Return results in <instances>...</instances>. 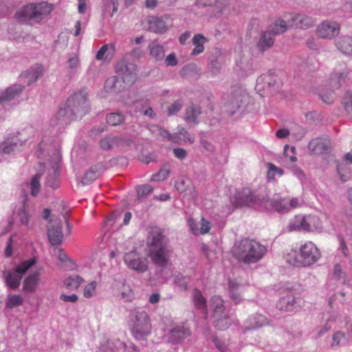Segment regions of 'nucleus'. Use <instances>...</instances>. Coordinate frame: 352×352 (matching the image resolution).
I'll return each instance as SVG.
<instances>
[{
	"instance_id": "1",
	"label": "nucleus",
	"mask_w": 352,
	"mask_h": 352,
	"mask_svg": "<svg viewBox=\"0 0 352 352\" xmlns=\"http://www.w3.org/2000/svg\"><path fill=\"white\" fill-rule=\"evenodd\" d=\"M147 247L148 256L153 263L162 268L166 267L170 262L171 250L167 237L160 228H153L151 230Z\"/></svg>"
},
{
	"instance_id": "2",
	"label": "nucleus",
	"mask_w": 352,
	"mask_h": 352,
	"mask_svg": "<svg viewBox=\"0 0 352 352\" xmlns=\"http://www.w3.org/2000/svg\"><path fill=\"white\" fill-rule=\"evenodd\" d=\"M267 252V250L265 245L249 238L236 241L232 250L234 257L245 264L257 263Z\"/></svg>"
},
{
	"instance_id": "3",
	"label": "nucleus",
	"mask_w": 352,
	"mask_h": 352,
	"mask_svg": "<svg viewBox=\"0 0 352 352\" xmlns=\"http://www.w3.org/2000/svg\"><path fill=\"white\" fill-rule=\"evenodd\" d=\"M320 257V253L316 245L311 241L302 244L299 252L292 250L286 256V261L294 267H307L315 263Z\"/></svg>"
},
{
	"instance_id": "4",
	"label": "nucleus",
	"mask_w": 352,
	"mask_h": 352,
	"mask_svg": "<svg viewBox=\"0 0 352 352\" xmlns=\"http://www.w3.org/2000/svg\"><path fill=\"white\" fill-rule=\"evenodd\" d=\"M131 333L137 340H144L151 333L152 327L148 314L143 310H133L130 314Z\"/></svg>"
},
{
	"instance_id": "5",
	"label": "nucleus",
	"mask_w": 352,
	"mask_h": 352,
	"mask_svg": "<svg viewBox=\"0 0 352 352\" xmlns=\"http://www.w3.org/2000/svg\"><path fill=\"white\" fill-rule=\"evenodd\" d=\"M211 306L213 310L212 317L215 327L219 330L226 329L230 322L224 306L223 300L220 296H214L211 298Z\"/></svg>"
},
{
	"instance_id": "6",
	"label": "nucleus",
	"mask_w": 352,
	"mask_h": 352,
	"mask_svg": "<svg viewBox=\"0 0 352 352\" xmlns=\"http://www.w3.org/2000/svg\"><path fill=\"white\" fill-rule=\"evenodd\" d=\"M66 104L68 106L69 110L72 111L77 118H81L89 109L87 96L82 91L71 96Z\"/></svg>"
},
{
	"instance_id": "7",
	"label": "nucleus",
	"mask_w": 352,
	"mask_h": 352,
	"mask_svg": "<svg viewBox=\"0 0 352 352\" xmlns=\"http://www.w3.org/2000/svg\"><path fill=\"white\" fill-rule=\"evenodd\" d=\"M34 264L35 259L31 258L21 263L14 272H4L6 285L12 289H17L20 285L23 275Z\"/></svg>"
},
{
	"instance_id": "8",
	"label": "nucleus",
	"mask_w": 352,
	"mask_h": 352,
	"mask_svg": "<svg viewBox=\"0 0 352 352\" xmlns=\"http://www.w3.org/2000/svg\"><path fill=\"white\" fill-rule=\"evenodd\" d=\"M124 262L129 269L138 274H143L148 270V259L135 250L125 253Z\"/></svg>"
},
{
	"instance_id": "9",
	"label": "nucleus",
	"mask_w": 352,
	"mask_h": 352,
	"mask_svg": "<svg viewBox=\"0 0 352 352\" xmlns=\"http://www.w3.org/2000/svg\"><path fill=\"white\" fill-rule=\"evenodd\" d=\"M300 290L298 286L288 289L287 294L279 301L280 309L291 311L296 307L300 306L301 302V293Z\"/></svg>"
},
{
	"instance_id": "10",
	"label": "nucleus",
	"mask_w": 352,
	"mask_h": 352,
	"mask_svg": "<svg viewBox=\"0 0 352 352\" xmlns=\"http://www.w3.org/2000/svg\"><path fill=\"white\" fill-rule=\"evenodd\" d=\"M136 66L132 63L121 60L116 64V72L121 76L122 82L127 86L131 85L136 78Z\"/></svg>"
},
{
	"instance_id": "11",
	"label": "nucleus",
	"mask_w": 352,
	"mask_h": 352,
	"mask_svg": "<svg viewBox=\"0 0 352 352\" xmlns=\"http://www.w3.org/2000/svg\"><path fill=\"white\" fill-rule=\"evenodd\" d=\"M340 31V25L333 21H324L316 28V34L324 39H333L336 37Z\"/></svg>"
},
{
	"instance_id": "12",
	"label": "nucleus",
	"mask_w": 352,
	"mask_h": 352,
	"mask_svg": "<svg viewBox=\"0 0 352 352\" xmlns=\"http://www.w3.org/2000/svg\"><path fill=\"white\" fill-rule=\"evenodd\" d=\"M191 335V331L188 326L184 324L173 325L166 334L167 341L173 344H177L184 341Z\"/></svg>"
},
{
	"instance_id": "13",
	"label": "nucleus",
	"mask_w": 352,
	"mask_h": 352,
	"mask_svg": "<svg viewBox=\"0 0 352 352\" xmlns=\"http://www.w3.org/2000/svg\"><path fill=\"white\" fill-rule=\"evenodd\" d=\"M280 84L278 74L275 72H270L267 74L260 76L256 80V89L261 91V89H267L270 91H276Z\"/></svg>"
},
{
	"instance_id": "14",
	"label": "nucleus",
	"mask_w": 352,
	"mask_h": 352,
	"mask_svg": "<svg viewBox=\"0 0 352 352\" xmlns=\"http://www.w3.org/2000/svg\"><path fill=\"white\" fill-rule=\"evenodd\" d=\"M47 237L52 245H60L63 239L62 223L59 219L50 221L47 226Z\"/></svg>"
},
{
	"instance_id": "15",
	"label": "nucleus",
	"mask_w": 352,
	"mask_h": 352,
	"mask_svg": "<svg viewBox=\"0 0 352 352\" xmlns=\"http://www.w3.org/2000/svg\"><path fill=\"white\" fill-rule=\"evenodd\" d=\"M331 146V143L327 136L322 135L312 139L308 144L309 151L314 155H320L328 153Z\"/></svg>"
},
{
	"instance_id": "16",
	"label": "nucleus",
	"mask_w": 352,
	"mask_h": 352,
	"mask_svg": "<svg viewBox=\"0 0 352 352\" xmlns=\"http://www.w3.org/2000/svg\"><path fill=\"white\" fill-rule=\"evenodd\" d=\"M237 201L241 206H250L254 204H263L265 202V197H258L254 195L251 189L248 188H243L238 193Z\"/></svg>"
},
{
	"instance_id": "17",
	"label": "nucleus",
	"mask_w": 352,
	"mask_h": 352,
	"mask_svg": "<svg viewBox=\"0 0 352 352\" xmlns=\"http://www.w3.org/2000/svg\"><path fill=\"white\" fill-rule=\"evenodd\" d=\"M247 100L248 95L246 92L241 88H236L232 91L227 105L230 112L234 113L243 105Z\"/></svg>"
},
{
	"instance_id": "18",
	"label": "nucleus",
	"mask_w": 352,
	"mask_h": 352,
	"mask_svg": "<svg viewBox=\"0 0 352 352\" xmlns=\"http://www.w3.org/2000/svg\"><path fill=\"white\" fill-rule=\"evenodd\" d=\"M315 23V20L306 14H295L289 16V25L290 27L298 28H309Z\"/></svg>"
},
{
	"instance_id": "19",
	"label": "nucleus",
	"mask_w": 352,
	"mask_h": 352,
	"mask_svg": "<svg viewBox=\"0 0 352 352\" xmlns=\"http://www.w3.org/2000/svg\"><path fill=\"white\" fill-rule=\"evenodd\" d=\"M130 144V140L114 135L105 137L100 141V148L105 151L112 149L116 146H129Z\"/></svg>"
},
{
	"instance_id": "20",
	"label": "nucleus",
	"mask_w": 352,
	"mask_h": 352,
	"mask_svg": "<svg viewBox=\"0 0 352 352\" xmlns=\"http://www.w3.org/2000/svg\"><path fill=\"white\" fill-rule=\"evenodd\" d=\"M24 141L18 139L17 136L8 138L0 145V151L5 154H10L18 151L23 145Z\"/></svg>"
},
{
	"instance_id": "21",
	"label": "nucleus",
	"mask_w": 352,
	"mask_h": 352,
	"mask_svg": "<svg viewBox=\"0 0 352 352\" xmlns=\"http://www.w3.org/2000/svg\"><path fill=\"white\" fill-rule=\"evenodd\" d=\"M148 30L157 34H163L166 32L168 27L162 17L155 16H148Z\"/></svg>"
},
{
	"instance_id": "22",
	"label": "nucleus",
	"mask_w": 352,
	"mask_h": 352,
	"mask_svg": "<svg viewBox=\"0 0 352 352\" xmlns=\"http://www.w3.org/2000/svg\"><path fill=\"white\" fill-rule=\"evenodd\" d=\"M44 72V67L41 65H35L31 67L28 71L25 72L22 76L27 79L28 85L35 82L41 78Z\"/></svg>"
},
{
	"instance_id": "23",
	"label": "nucleus",
	"mask_w": 352,
	"mask_h": 352,
	"mask_svg": "<svg viewBox=\"0 0 352 352\" xmlns=\"http://www.w3.org/2000/svg\"><path fill=\"white\" fill-rule=\"evenodd\" d=\"M23 90V86L21 85H13L7 88L0 95V102H6L12 100L18 96Z\"/></svg>"
},
{
	"instance_id": "24",
	"label": "nucleus",
	"mask_w": 352,
	"mask_h": 352,
	"mask_svg": "<svg viewBox=\"0 0 352 352\" xmlns=\"http://www.w3.org/2000/svg\"><path fill=\"white\" fill-rule=\"evenodd\" d=\"M126 86L122 80H119L116 76H111L106 80L104 89L106 92L119 93L124 89Z\"/></svg>"
},
{
	"instance_id": "25",
	"label": "nucleus",
	"mask_w": 352,
	"mask_h": 352,
	"mask_svg": "<svg viewBox=\"0 0 352 352\" xmlns=\"http://www.w3.org/2000/svg\"><path fill=\"white\" fill-rule=\"evenodd\" d=\"M148 49L150 55L156 61L162 60L164 58L166 50L164 46L160 45L157 41L154 40L149 43Z\"/></svg>"
},
{
	"instance_id": "26",
	"label": "nucleus",
	"mask_w": 352,
	"mask_h": 352,
	"mask_svg": "<svg viewBox=\"0 0 352 352\" xmlns=\"http://www.w3.org/2000/svg\"><path fill=\"white\" fill-rule=\"evenodd\" d=\"M56 119L59 124L64 126L78 118L72 111L69 110L68 106L65 104V107L60 108L57 112Z\"/></svg>"
},
{
	"instance_id": "27",
	"label": "nucleus",
	"mask_w": 352,
	"mask_h": 352,
	"mask_svg": "<svg viewBox=\"0 0 352 352\" xmlns=\"http://www.w3.org/2000/svg\"><path fill=\"white\" fill-rule=\"evenodd\" d=\"M39 275L38 272H35L26 277L23 280V292L26 293L34 292L39 280Z\"/></svg>"
},
{
	"instance_id": "28",
	"label": "nucleus",
	"mask_w": 352,
	"mask_h": 352,
	"mask_svg": "<svg viewBox=\"0 0 352 352\" xmlns=\"http://www.w3.org/2000/svg\"><path fill=\"white\" fill-rule=\"evenodd\" d=\"M115 54V45L113 44H106L101 47L96 55L98 60L110 61Z\"/></svg>"
},
{
	"instance_id": "29",
	"label": "nucleus",
	"mask_w": 352,
	"mask_h": 352,
	"mask_svg": "<svg viewBox=\"0 0 352 352\" xmlns=\"http://www.w3.org/2000/svg\"><path fill=\"white\" fill-rule=\"evenodd\" d=\"M102 172V166L96 165L91 166L87 171L82 179V183L85 185L89 184L99 177Z\"/></svg>"
},
{
	"instance_id": "30",
	"label": "nucleus",
	"mask_w": 352,
	"mask_h": 352,
	"mask_svg": "<svg viewBox=\"0 0 352 352\" xmlns=\"http://www.w3.org/2000/svg\"><path fill=\"white\" fill-rule=\"evenodd\" d=\"M322 230V222L318 217L314 215L305 216V231L320 232Z\"/></svg>"
},
{
	"instance_id": "31",
	"label": "nucleus",
	"mask_w": 352,
	"mask_h": 352,
	"mask_svg": "<svg viewBox=\"0 0 352 352\" xmlns=\"http://www.w3.org/2000/svg\"><path fill=\"white\" fill-rule=\"evenodd\" d=\"M268 205L278 212H287V208L285 207L284 204H283V198L281 197L272 198L271 199L265 197L263 206L267 208Z\"/></svg>"
},
{
	"instance_id": "32",
	"label": "nucleus",
	"mask_w": 352,
	"mask_h": 352,
	"mask_svg": "<svg viewBox=\"0 0 352 352\" xmlns=\"http://www.w3.org/2000/svg\"><path fill=\"white\" fill-rule=\"evenodd\" d=\"M201 113V107L199 105L192 104L186 109V120L197 124V117Z\"/></svg>"
},
{
	"instance_id": "33",
	"label": "nucleus",
	"mask_w": 352,
	"mask_h": 352,
	"mask_svg": "<svg viewBox=\"0 0 352 352\" xmlns=\"http://www.w3.org/2000/svg\"><path fill=\"white\" fill-rule=\"evenodd\" d=\"M272 33L271 32H267L262 34L257 43V47L259 50L263 52L273 45L274 39L272 37Z\"/></svg>"
},
{
	"instance_id": "34",
	"label": "nucleus",
	"mask_w": 352,
	"mask_h": 352,
	"mask_svg": "<svg viewBox=\"0 0 352 352\" xmlns=\"http://www.w3.org/2000/svg\"><path fill=\"white\" fill-rule=\"evenodd\" d=\"M118 0H102V14L105 16L109 14L111 17L118 12Z\"/></svg>"
},
{
	"instance_id": "35",
	"label": "nucleus",
	"mask_w": 352,
	"mask_h": 352,
	"mask_svg": "<svg viewBox=\"0 0 352 352\" xmlns=\"http://www.w3.org/2000/svg\"><path fill=\"white\" fill-rule=\"evenodd\" d=\"M36 20H41L45 16L48 15L53 10V6L46 2L34 4Z\"/></svg>"
},
{
	"instance_id": "36",
	"label": "nucleus",
	"mask_w": 352,
	"mask_h": 352,
	"mask_svg": "<svg viewBox=\"0 0 352 352\" xmlns=\"http://www.w3.org/2000/svg\"><path fill=\"white\" fill-rule=\"evenodd\" d=\"M240 285L235 281H229V292L231 299L235 304H239L243 300L240 293Z\"/></svg>"
},
{
	"instance_id": "37",
	"label": "nucleus",
	"mask_w": 352,
	"mask_h": 352,
	"mask_svg": "<svg viewBox=\"0 0 352 352\" xmlns=\"http://www.w3.org/2000/svg\"><path fill=\"white\" fill-rule=\"evenodd\" d=\"M338 48L344 54L352 55V37L344 36L337 42Z\"/></svg>"
},
{
	"instance_id": "38",
	"label": "nucleus",
	"mask_w": 352,
	"mask_h": 352,
	"mask_svg": "<svg viewBox=\"0 0 352 352\" xmlns=\"http://www.w3.org/2000/svg\"><path fill=\"white\" fill-rule=\"evenodd\" d=\"M84 282V279L78 275H73L64 280V286L70 290L77 289Z\"/></svg>"
},
{
	"instance_id": "39",
	"label": "nucleus",
	"mask_w": 352,
	"mask_h": 352,
	"mask_svg": "<svg viewBox=\"0 0 352 352\" xmlns=\"http://www.w3.org/2000/svg\"><path fill=\"white\" fill-rule=\"evenodd\" d=\"M192 299L195 308L198 309H205L206 308V300L199 289H193Z\"/></svg>"
},
{
	"instance_id": "40",
	"label": "nucleus",
	"mask_w": 352,
	"mask_h": 352,
	"mask_svg": "<svg viewBox=\"0 0 352 352\" xmlns=\"http://www.w3.org/2000/svg\"><path fill=\"white\" fill-rule=\"evenodd\" d=\"M289 27H290L289 25V18L287 21L283 19H278L271 26L270 32L273 34H280L284 33Z\"/></svg>"
},
{
	"instance_id": "41",
	"label": "nucleus",
	"mask_w": 352,
	"mask_h": 352,
	"mask_svg": "<svg viewBox=\"0 0 352 352\" xmlns=\"http://www.w3.org/2000/svg\"><path fill=\"white\" fill-rule=\"evenodd\" d=\"M289 231L305 230V216H296L288 225Z\"/></svg>"
},
{
	"instance_id": "42",
	"label": "nucleus",
	"mask_w": 352,
	"mask_h": 352,
	"mask_svg": "<svg viewBox=\"0 0 352 352\" xmlns=\"http://www.w3.org/2000/svg\"><path fill=\"white\" fill-rule=\"evenodd\" d=\"M80 65L79 55L76 53H72L69 55L67 60V67L70 74H74L77 72Z\"/></svg>"
},
{
	"instance_id": "43",
	"label": "nucleus",
	"mask_w": 352,
	"mask_h": 352,
	"mask_svg": "<svg viewBox=\"0 0 352 352\" xmlns=\"http://www.w3.org/2000/svg\"><path fill=\"white\" fill-rule=\"evenodd\" d=\"M194 224L195 223L192 220H189V225H190L192 232L195 234L200 233L201 234H204L207 233L210 229V223L208 220L205 219L204 218H201V221L199 223V224H200L199 229L196 228L194 226Z\"/></svg>"
},
{
	"instance_id": "44",
	"label": "nucleus",
	"mask_w": 352,
	"mask_h": 352,
	"mask_svg": "<svg viewBox=\"0 0 352 352\" xmlns=\"http://www.w3.org/2000/svg\"><path fill=\"white\" fill-rule=\"evenodd\" d=\"M283 204L287 208V212L290 210L300 207L302 204V200L297 197H285L283 198Z\"/></svg>"
},
{
	"instance_id": "45",
	"label": "nucleus",
	"mask_w": 352,
	"mask_h": 352,
	"mask_svg": "<svg viewBox=\"0 0 352 352\" xmlns=\"http://www.w3.org/2000/svg\"><path fill=\"white\" fill-rule=\"evenodd\" d=\"M18 14L21 17L32 20H36L34 4H30L24 6Z\"/></svg>"
},
{
	"instance_id": "46",
	"label": "nucleus",
	"mask_w": 352,
	"mask_h": 352,
	"mask_svg": "<svg viewBox=\"0 0 352 352\" xmlns=\"http://www.w3.org/2000/svg\"><path fill=\"white\" fill-rule=\"evenodd\" d=\"M24 300L19 294L9 295L6 300V307L12 309L23 305Z\"/></svg>"
},
{
	"instance_id": "47",
	"label": "nucleus",
	"mask_w": 352,
	"mask_h": 352,
	"mask_svg": "<svg viewBox=\"0 0 352 352\" xmlns=\"http://www.w3.org/2000/svg\"><path fill=\"white\" fill-rule=\"evenodd\" d=\"M107 122L111 126H118L124 122V116L119 113H111L107 116Z\"/></svg>"
},
{
	"instance_id": "48",
	"label": "nucleus",
	"mask_w": 352,
	"mask_h": 352,
	"mask_svg": "<svg viewBox=\"0 0 352 352\" xmlns=\"http://www.w3.org/2000/svg\"><path fill=\"white\" fill-rule=\"evenodd\" d=\"M170 173V168L168 166H164L160 168L157 173L153 175L151 179V181H163L166 179Z\"/></svg>"
},
{
	"instance_id": "49",
	"label": "nucleus",
	"mask_w": 352,
	"mask_h": 352,
	"mask_svg": "<svg viewBox=\"0 0 352 352\" xmlns=\"http://www.w3.org/2000/svg\"><path fill=\"white\" fill-rule=\"evenodd\" d=\"M116 341H120L118 339L109 340L106 343L101 345L100 352H113L114 349H120V345L115 343Z\"/></svg>"
},
{
	"instance_id": "50",
	"label": "nucleus",
	"mask_w": 352,
	"mask_h": 352,
	"mask_svg": "<svg viewBox=\"0 0 352 352\" xmlns=\"http://www.w3.org/2000/svg\"><path fill=\"white\" fill-rule=\"evenodd\" d=\"M30 217L31 214L26 208L25 204H23L22 208H21L18 212V217L19 219V221L22 224L28 226Z\"/></svg>"
},
{
	"instance_id": "51",
	"label": "nucleus",
	"mask_w": 352,
	"mask_h": 352,
	"mask_svg": "<svg viewBox=\"0 0 352 352\" xmlns=\"http://www.w3.org/2000/svg\"><path fill=\"white\" fill-rule=\"evenodd\" d=\"M151 131L159 140H166L168 131L164 130L159 126L154 125L151 128Z\"/></svg>"
},
{
	"instance_id": "52",
	"label": "nucleus",
	"mask_w": 352,
	"mask_h": 352,
	"mask_svg": "<svg viewBox=\"0 0 352 352\" xmlns=\"http://www.w3.org/2000/svg\"><path fill=\"white\" fill-rule=\"evenodd\" d=\"M41 175L40 173H37L34 175V177L32 179V182L30 184V189H31V194L33 196L37 195L40 190L39 180L41 178Z\"/></svg>"
},
{
	"instance_id": "53",
	"label": "nucleus",
	"mask_w": 352,
	"mask_h": 352,
	"mask_svg": "<svg viewBox=\"0 0 352 352\" xmlns=\"http://www.w3.org/2000/svg\"><path fill=\"white\" fill-rule=\"evenodd\" d=\"M343 105L347 114L352 116V92H347L343 99Z\"/></svg>"
},
{
	"instance_id": "54",
	"label": "nucleus",
	"mask_w": 352,
	"mask_h": 352,
	"mask_svg": "<svg viewBox=\"0 0 352 352\" xmlns=\"http://www.w3.org/2000/svg\"><path fill=\"white\" fill-rule=\"evenodd\" d=\"M267 167V177L270 179H274L276 174L282 175L283 173V170L282 168L276 166L274 164L272 163H268Z\"/></svg>"
},
{
	"instance_id": "55",
	"label": "nucleus",
	"mask_w": 352,
	"mask_h": 352,
	"mask_svg": "<svg viewBox=\"0 0 352 352\" xmlns=\"http://www.w3.org/2000/svg\"><path fill=\"white\" fill-rule=\"evenodd\" d=\"M191 182L188 179L179 178L175 184L177 190L183 193L186 190V188L190 185Z\"/></svg>"
},
{
	"instance_id": "56",
	"label": "nucleus",
	"mask_w": 352,
	"mask_h": 352,
	"mask_svg": "<svg viewBox=\"0 0 352 352\" xmlns=\"http://www.w3.org/2000/svg\"><path fill=\"white\" fill-rule=\"evenodd\" d=\"M153 191L151 186L145 184L137 188V194L139 199L147 197Z\"/></svg>"
},
{
	"instance_id": "57",
	"label": "nucleus",
	"mask_w": 352,
	"mask_h": 352,
	"mask_svg": "<svg viewBox=\"0 0 352 352\" xmlns=\"http://www.w3.org/2000/svg\"><path fill=\"white\" fill-rule=\"evenodd\" d=\"M189 278L182 275H177L174 278V283L183 290H187Z\"/></svg>"
},
{
	"instance_id": "58",
	"label": "nucleus",
	"mask_w": 352,
	"mask_h": 352,
	"mask_svg": "<svg viewBox=\"0 0 352 352\" xmlns=\"http://www.w3.org/2000/svg\"><path fill=\"white\" fill-rule=\"evenodd\" d=\"M115 343L120 345V349H122L124 352H138V349L132 342H123L116 341Z\"/></svg>"
},
{
	"instance_id": "59",
	"label": "nucleus",
	"mask_w": 352,
	"mask_h": 352,
	"mask_svg": "<svg viewBox=\"0 0 352 352\" xmlns=\"http://www.w3.org/2000/svg\"><path fill=\"white\" fill-rule=\"evenodd\" d=\"M184 194V196H186L188 199L190 200H196L197 197V192L195 188V186L190 184V185L188 186V188H186V190L183 192Z\"/></svg>"
},
{
	"instance_id": "60",
	"label": "nucleus",
	"mask_w": 352,
	"mask_h": 352,
	"mask_svg": "<svg viewBox=\"0 0 352 352\" xmlns=\"http://www.w3.org/2000/svg\"><path fill=\"white\" fill-rule=\"evenodd\" d=\"M345 341V335L344 333L338 331L333 336L332 346L341 345Z\"/></svg>"
},
{
	"instance_id": "61",
	"label": "nucleus",
	"mask_w": 352,
	"mask_h": 352,
	"mask_svg": "<svg viewBox=\"0 0 352 352\" xmlns=\"http://www.w3.org/2000/svg\"><path fill=\"white\" fill-rule=\"evenodd\" d=\"M96 283L91 282L86 285L83 290V295L85 298H90L93 296L96 290Z\"/></svg>"
},
{
	"instance_id": "62",
	"label": "nucleus",
	"mask_w": 352,
	"mask_h": 352,
	"mask_svg": "<svg viewBox=\"0 0 352 352\" xmlns=\"http://www.w3.org/2000/svg\"><path fill=\"white\" fill-rule=\"evenodd\" d=\"M333 275L334 278L338 280L345 279V274L339 264H336L334 266Z\"/></svg>"
},
{
	"instance_id": "63",
	"label": "nucleus",
	"mask_w": 352,
	"mask_h": 352,
	"mask_svg": "<svg viewBox=\"0 0 352 352\" xmlns=\"http://www.w3.org/2000/svg\"><path fill=\"white\" fill-rule=\"evenodd\" d=\"M182 106L183 103L181 101L177 100L174 102L168 108V115L171 116L177 113L182 109Z\"/></svg>"
},
{
	"instance_id": "64",
	"label": "nucleus",
	"mask_w": 352,
	"mask_h": 352,
	"mask_svg": "<svg viewBox=\"0 0 352 352\" xmlns=\"http://www.w3.org/2000/svg\"><path fill=\"white\" fill-rule=\"evenodd\" d=\"M346 77V74L345 73H336L331 78V83L333 84V86L336 88L340 87V82L341 80H343Z\"/></svg>"
}]
</instances>
